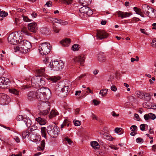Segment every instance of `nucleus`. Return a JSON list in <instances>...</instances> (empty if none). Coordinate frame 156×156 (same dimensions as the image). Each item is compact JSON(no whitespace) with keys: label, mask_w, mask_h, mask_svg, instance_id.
Wrapping results in <instances>:
<instances>
[{"label":"nucleus","mask_w":156,"mask_h":156,"mask_svg":"<svg viewBox=\"0 0 156 156\" xmlns=\"http://www.w3.org/2000/svg\"><path fill=\"white\" fill-rule=\"evenodd\" d=\"M31 45L30 43L26 40L20 41L18 46L14 47L15 52L19 51L24 54H26L28 52L31 48Z\"/></svg>","instance_id":"f257e3e1"},{"label":"nucleus","mask_w":156,"mask_h":156,"mask_svg":"<svg viewBox=\"0 0 156 156\" xmlns=\"http://www.w3.org/2000/svg\"><path fill=\"white\" fill-rule=\"evenodd\" d=\"M50 91L49 89L43 87L38 89L36 92V98L41 101V103L44 102L43 101L49 98Z\"/></svg>","instance_id":"f03ea898"},{"label":"nucleus","mask_w":156,"mask_h":156,"mask_svg":"<svg viewBox=\"0 0 156 156\" xmlns=\"http://www.w3.org/2000/svg\"><path fill=\"white\" fill-rule=\"evenodd\" d=\"M42 79L41 76H35L30 80V79H28L27 80L29 81L28 82L30 83V80L31 85L35 88H38L41 86H42L45 84V81Z\"/></svg>","instance_id":"7ed1b4c3"},{"label":"nucleus","mask_w":156,"mask_h":156,"mask_svg":"<svg viewBox=\"0 0 156 156\" xmlns=\"http://www.w3.org/2000/svg\"><path fill=\"white\" fill-rule=\"evenodd\" d=\"M142 7L143 9V11L145 12V14L150 18H154L156 17V11L153 8L146 4L143 5Z\"/></svg>","instance_id":"20e7f679"},{"label":"nucleus","mask_w":156,"mask_h":156,"mask_svg":"<svg viewBox=\"0 0 156 156\" xmlns=\"http://www.w3.org/2000/svg\"><path fill=\"white\" fill-rule=\"evenodd\" d=\"M38 49L41 54L46 55L50 52L51 50L50 44L47 42L41 43L40 44Z\"/></svg>","instance_id":"39448f33"},{"label":"nucleus","mask_w":156,"mask_h":156,"mask_svg":"<svg viewBox=\"0 0 156 156\" xmlns=\"http://www.w3.org/2000/svg\"><path fill=\"white\" fill-rule=\"evenodd\" d=\"M83 6L80 8L79 10V15L81 18L90 16L93 14L92 11L90 8L86 6L85 4L83 5Z\"/></svg>","instance_id":"423d86ee"},{"label":"nucleus","mask_w":156,"mask_h":156,"mask_svg":"<svg viewBox=\"0 0 156 156\" xmlns=\"http://www.w3.org/2000/svg\"><path fill=\"white\" fill-rule=\"evenodd\" d=\"M39 109L41 115H45L48 114L50 111V106L47 103L43 102L38 105Z\"/></svg>","instance_id":"0eeeda50"},{"label":"nucleus","mask_w":156,"mask_h":156,"mask_svg":"<svg viewBox=\"0 0 156 156\" xmlns=\"http://www.w3.org/2000/svg\"><path fill=\"white\" fill-rule=\"evenodd\" d=\"M47 131L48 133L52 137H56L59 133V127L54 125H50L48 126Z\"/></svg>","instance_id":"6e6552de"},{"label":"nucleus","mask_w":156,"mask_h":156,"mask_svg":"<svg viewBox=\"0 0 156 156\" xmlns=\"http://www.w3.org/2000/svg\"><path fill=\"white\" fill-rule=\"evenodd\" d=\"M50 66L52 69L54 71H60L64 67V64L62 62L54 61L52 63H50Z\"/></svg>","instance_id":"1a4fd4ad"},{"label":"nucleus","mask_w":156,"mask_h":156,"mask_svg":"<svg viewBox=\"0 0 156 156\" xmlns=\"http://www.w3.org/2000/svg\"><path fill=\"white\" fill-rule=\"evenodd\" d=\"M9 97L4 93L0 94V104L2 105H7L10 101Z\"/></svg>","instance_id":"9d476101"},{"label":"nucleus","mask_w":156,"mask_h":156,"mask_svg":"<svg viewBox=\"0 0 156 156\" xmlns=\"http://www.w3.org/2000/svg\"><path fill=\"white\" fill-rule=\"evenodd\" d=\"M10 83L9 79L6 77H0V88L4 89L8 87Z\"/></svg>","instance_id":"9b49d317"},{"label":"nucleus","mask_w":156,"mask_h":156,"mask_svg":"<svg viewBox=\"0 0 156 156\" xmlns=\"http://www.w3.org/2000/svg\"><path fill=\"white\" fill-rule=\"evenodd\" d=\"M108 36V33L103 30L97 31V37L98 39H103L107 38Z\"/></svg>","instance_id":"f8f14e48"},{"label":"nucleus","mask_w":156,"mask_h":156,"mask_svg":"<svg viewBox=\"0 0 156 156\" xmlns=\"http://www.w3.org/2000/svg\"><path fill=\"white\" fill-rule=\"evenodd\" d=\"M85 59V58L84 55H81L75 57L74 58L73 60L75 62H78L80 65H82L84 62Z\"/></svg>","instance_id":"ddd939ff"},{"label":"nucleus","mask_w":156,"mask_h":156,"mask_svg":"<svg viewBox=\"0 0 156 156\" xmlns=\"http://www.w3.org/2000/svg\"><path fill=\"white\" fill-rule=\"evenodd\" d=\"M28 28L31 32H35L37 30V24L35 23H30L28 25Z\"/></svg>","instance_id":"4468645a"},{"label":"nucleus","mask_w":156,"mask_h":156,"mask_svg":"<svg viewBox=\"0 0 156 156\" xmlns=\"http://www.w3.org/2000/svg\"><path fill=\"white\" fill-rule=\"evenodd\" d=\"M16 37L14 34H10L8 38V42L11 44H16L17 43V40Z\"/></svg>","instance_id":"2eb2a0df"},{"label":"nucleus","mask_w":156,"mask_h":156,"mask_svg":"<svg viewBox=\"0 0 156 156\" xmlns=\"http://www.w3.org/2000/svg\"><path fill=\"white\" fill-rule=\"evenodd\" d=\"M116 13L119 17H121L122 18L128 17L132 15V14L129 12H123L119 11L116 12Z\"/></svg>","instance_id":"dca6fc26"},{"label":"nucleus","mask_w":156,"mask_h":156,"mask_svg":"<svg viewBox=\"0 0 156 156\" xmlns=\"http://www.w3.org/2000/svg\"><path fill=\"white\" fill-rule=\"evenodd\" d=\"M98 60L100 62H104L106 60V56L104 53L101 52L98 53L97 55Z\"/></svg>","instance_id":"f3484780"},{"label":"nucleus","mask_w":156,"mask_h":156,"mask_svg":"<svg viewBox=\"0 0 156 156\" xmlns=\"http://www.w3.org/2000/svg\"><path fill=\"white\" fill-rule=\"evenodd\" d=\"M48 79L51 83H56L61 79V77L59 76H49Z\"/></svg>","instance_id":"a211bd4d"},{"label":"nucleus","mask_w":156,"mask_h":156,"mask_svg":"<svg viewBox=\"0 0 156 156\" xmlns=\"http://www.w3.org/2000/svg\"><path fill=\"white\" fill-rule=\"evenodd\" d=\"M142 10L136 7H134L133 9L136 13L143 17H144V14H145V12L143 11V9L142 8Z\"/></svg>","instance_id":"6ab92c4d"},{"label":"nucleus","mask_w":156,"mask_h":156,"mask_svg":"<svg viewBox=\"0 0 156 156\" xmlns=\"http://www.w3.org/2000/svg\"><path fill=\"white\" fill-rule=\"evenodd\" d=\"M36 92L31 91L29 92L27 94V98L30 101H33L36 98Z\"/></svg>","instance_id":"aec40b11"},{"label":"nucleus","mask_w":156,"mask_h":156,"mask_svg":"<svg viewBox=\"0 0 156 156\" xmlns=\"http://www.w3.org/2000/svg\"><path fill=\"white\" fill-rule=\"evenodd\" d=\"M156 118V115L154 114L151 113L146 114L144 116V118L146 121L150 119L154 120Z\"/></svg>","instance_id":"412c9836"},{"label":"nucleus","mask_w":156,"mask_h":156,"mask_svg":"<svg viewBox=\"0 0 156 156\" xmlns=\"http://www.w3.org/2000/svg\"><path fill=\"white\" fill-rule=\"evenodd\" d=\"M70 91V89L69 87L68 86H65L61 89V93H63V96L66 97L68 94V92Z\"/></svg>","instance_id":"4be33fe9"},{"label":"nucleus","mask_w":156,"mask_h":156,"mask_svg":"<svg viewBox=\"0 0 156 156\" xmlns=\"http://www.w3.org/2000/svg\"><path fill=\"white\" fill-rule=\"evenodd\" d=\"M71 41V39L70 38H65L62 40L60 43L63 46L68 47L70 44Z\"/></svg>","instance_id":"5701e85b"},{"label":"nucleus","mask_w":156,"mask_h":156,"mask_svg":"<svg viewBox=\"0 0 156 156\" xmlns=\"http://www.w3.org/2000/svg\"><path fill=\"white\" fill-rule=\"evenodd\" d=\"M24 117L23 121H24L27 127H30L32 123V122L30 119L27 116L25 115H24Z\"/></svg>","instance_id":"b1692460"},{"label":"nucleus","mask_w":156,"mask_h":156,"mask_svg":"<svg viewBox=\"0 0 156 156\" xmlns=\"http://www.w3.org/2000/svg\"><path fill=\"white\" fill-rule=\"evenodd\" d=\"M36 121L41 125H44L46 123V121L45 119L42 118L40 117L36 118Z\"/></svg>","instance_id":"393cba45"},{"label":"nucleus","mask_w":156,"mask_h":156,"mask_svg":"<svg viewBox=\"0 0 156 156\" xmlns=\"http://www.w3.org/2000/svg\"><path fill=\"white\" fill-rule=\"evenodd\" d=\"M92 147L94 149H98L100 148V145L98 143L95 141H92L90 143Z\"/></svg>","instance_id":"a878e982"},{"label":"nucleus","mask_w":156,"mask_h":156,"mask_svg":"<svg viewBox=\"0 0 156 156\" xmlns=\"http://www.w3.org/2000/svg\"><path fill=\"white\" fill-rule=\"evenodd\" d=\"M92 0H79V3L83 5L85 4V5H90L91 2Z\"/></svg>","instance_id":"bb28decb"},{"label":"nucleus","mask_w":156,"mask_h":156,"mask_svg":"<svg viewBox=\"0 0 156 156\" xmlns=\"http://www.w3.org/2000/svg\"><path fill=\"white\" fill-rule=\"evenodd\" d=\"M9 92L16 96H18L20 94V91L14 88H11L9 89Z\"/></svg>","instance_id":"cd10ccee"},{"label":"nucleus","mask_w":156,"mask_h":156,"mask_svg":"<svg viewBox=\"0 0 156 156\" xmlns=\"http://www.w3.org/2000/svg\"><path fill=\"white\" fill-rule=\"evenodd\" d=\"M54 22L55 23H60L62 25H66L68 24V22L66 21H65L63 20H62L59 19H55Z\"/></svg>","instance_id":"c85d7f7f"},{"label":"nucleus","mask_w":156,"mask_h":156,"mask_svg":"<svg viewBox=\"0 0 156 156\" xmlns=\"http://www.w3.org/2000/svg\"><path fill=\"white\" fill-rule=\"evenodd\" d=\"M38 74V76H44L45 74V68H41L36 70Z\"/></svg>","instance_id":"c756f323"},{"label":"nucleus","mask_w":156,"mask_h":156,"mask_svg":"<svg viewBox=\"0 0 156 156\" xmlns=\"http://www.w3.org/2000/svg\"><path fill=\"white\" fill-rule=\"evenodd\" d=\"M58 114V113L56 111L52 109L50 112V114L49 115V117L51 119L52 117L56 116Z\"/></svg>","instance_id":"7c9ffc66"},{"label":"nucleus","mask_w":156,"mask_h":156,"mask_svg":"<svg viewBox=\"0 0 156 156\" xmlns=\"http://www.w3.org/2000/svg\"><path fill=\"white\" fill-rule=\"evenodd\" d=\"M136 94L137 95L138 97L139 98L143 99L144 98V93H143L140 91H137L136 92Z\"/></svg>","instance_id":"2f4dec72"},{"label":"nucleus","mask_w":156,"mask_h":156,"mask_svg":"<svg viewBox=\"0 0 156 156\" xmlns=\"http://www.w3.org/2000/svg\"><path fill=\"white\" fill-rule=\"evenodd\" d=\"M30 134V133H29V131L27 130L23 133L22 136L23 138H25L26 137H29Z\"/></svg>","instance_id":"473e14b6"},{"label":"nucleus","mask_w":156,"mask_h":156,"mask_svg":"<svg viewBox=\"0 0 156 156\" xmlns=\"http://www.w3.org/2000/svg\"><path fill=\"white\" fill-rule=\"evenodd\" d=\"M62 3L69 5L73 2V0H59Z\"/></svg>","instance_id":"72a5a7b5"},{"label":"nucleus","mask_w":156,"mask_h":156,"mask_svg":"<svg viewBox=\"0 0 156 156\" xmlns=\"http://www.w3.org/2000/svg\"><path fill=\"white\" fill-rule=\"evenodd\" d=\"M144 98L143 100L146 101L150 100L151 98L150 94L146 93H144Z\"/></svg>","instance_id":"f704fd0d"},{"label":"nucleus","mask_w":156,"mask_h":156,"mask_svg":"<svg viewBox=\"0 0 156 156\" xmlns=\"http://www.w3.org/2000/svg\"><path fill=\"white\" fill-rule=\"evenodd\" d=\"M103 137L104 138L110 141L112 140H113L112 137L107 133H105L104 134V136H103Z\"/></svg>","instance_id":"c9c22d12"},{"label":"nucleus","mask_w":156,"mask_h":156,"mask_svg":"<svg viewBox=\"0 0 156 156\" xmlns=\"http://www.w3.org/2000/svg\"><path fill=\"white\" fill-rule=\"evenodd\" d=\"M46 128L45 127H42L41 128V132L42 135L43 137H44L45 138H46V135L45 131Z\"/></svg>","instance_id":"e433bc0d"},{"label":"nucleus","mask_w":156,"mask_h":156,"mask_svg":"<svg viewBox=\"0 0 156 156\" xmlns=\"http://www.w3.org/2000/svg\"><path fill=\"white\" fill-rule=\"evenodd\" d=\"M45 145V142L44 140L42 141L41 142V146L38 147V149L39 150H44Z\"/></svg>","instance_id":"4c0bfd02"},{"label":"nucleus","mask_w":156,"mask_h":156,"mask_svg":"<svg viewBox=\"0 0 156 156\" xmlns=\"http://www.w3.org/2000/svg\"><path fill=\"white\" fill-rule=\"evenodd\" d=\"M108 90L106 89H101L100 92L99 94H101L102 96H104L107 92Z\"/></svg>","instance_id":"58836bf2"},{"label":"nucleus","mask_w":156,"mask_h":156,"mask_svg":"<svg viewBox=\"0 0 156 156\" xmlns=\"http://www.w3.org/2000/svg\"><path fill=\"white\" fill-rule=\"evenodd\" d=\"M79 45L77 44H74L72 47V50L73 51H77L79 49Z\"/></svg>","instance_id":"ea45409f"},{"label":"nucleus","mask_w":156,"mask_h":156,"mask_svg":"<svg viewBox=\"0 0 156 156\" xmlns=\"http://www.w3.org/2000/svg\"><path fill=\"white\" fill-rule=\"evenodd\" d=\"M73 122L74 125L76 126H79L81 124V121H80L76 119L74 120Z\"/></svg>","instance_id":"a19ab883"},{"label":"nucleus","mask_w":156,"mask_h":156,"mask_svg":"<svg viewBox=\"0 0 156 156\" xmlns=\"http://www.w3.org/2000/svg\"><path fill=\"white\" fill-rule=\"evenodd\" d=\"M21 32H23L26 35H29V34L28 32L27 29L26 28H23L21 30Z\"/></svg>","instance_id":"79ce46f5"},{"label":"nucleus","mask_w":156,"mask_h":156,"mask_svg":"<svg viewBox=\"0 0 156 156\" xmlns=\"http://www.w3.org/2000/svg\"><path fill=\"white\" fill-rule=\"evenodd\" d=\"M8 13L5 11H2L0 12V16L2 17H6Z\"/></svg>","instance_id":"37998d69"},{"label":"nucleus","mask_w":156,"mask_h":156,"mask_svg":"<svg viewBox=\"0 0 156 156\" xmlns=\"http://www.w3.org/2000/svg\"><path fill=\"white\" fill-rule=\"evenodd\" d=\"M24 115H19L16 118V119L18 121H23L24 118Z\"/></svg>","instance_id":"c03bdc74"},{"label":"nucleus","mask_w":156,"mask_h":156,"mask_svg":"<svg viewBox=\"0 0 156 156\" xmlns=\"http://www.w3.org/2000/svg\"><path fill=\"white\" fill-rule=\"evenodd\" d=\"M136 141L137 143H142L144 142L143 139L140 137L137 138L136 139Z\"/></svg>","instance_id":"a18cd8bd"},{"label":"nucleus","mask_w":156,"mask_h":156,"mask_svg":"<svg viewBox=\"0 0 156 156\" xmlns=\"http://www.w3.org/2000/svg\"><path fill=\"white\" fill-rule=\"evenodd\" d=\"M130 128L133 131H135L137 129V126L134 125L131 126Z\"/></svg>","instance_id":"49530a36"},{"label":"nucleus","mask_w":156,"mask_h":156,"mask_svg":"<svg viewBox=\"0 0 156 156\" xmlns=\"http://www.w3.org/2000/svg\"><path fill=\"white\" fill-rule=\"evenodd\" d=\"M53 30L54 32L56 33H58L60 30V29L56 27H53Z\"/></svg>","instance_id":"de8ad7c7"},{"label":"nucleus","mask_w":156,"mask_h":156,"mask_svg":"<svg viewBox=\"0 0 156 156\" xmlns=\"http://www.w3.org/2000/svg\"><path fill=\"white\" fill-rule=\"evenodd\" d=\"M23 20L24 21L27 22H30L31 21V20H30L29 19L28 17L26 16H23Z\"/></svg>","instance_id":"09e8293b"},{"label":"nucleus","mask_w":156,"mask_h":156,"mask_svg":"<svg viewBox=\"0 0 156 156\" xmlns=\"http://www.w3.org/2000/svg\"><path fill=\"white\" fill-rule=\"evenodd\" d=\"M63 123L65 126H69V122L67 119H65L63 122Z\"/></svg>","instance_id":"8fccbe9b"},{"label":"nucleus","mask_w":156,"mask_h":156,"mask_svg":"<svg viewBox=\"0 0 156 156\" xmlns=\"http://www.w3.org/2000/svg\"><path fill=\"white\" fill-rule=\"evenodd\" d=\"M145 124H142L140 126V129L142 131H144L145 130Z\"/></svg>","instance_id":"3c124183"},{"label":"nucleus","mask_w":156,"mask_h":156,"mask_svg":"<svg viewBox=\"0 0 156 156\" xmlns=\"http://www.w3.org/2000/svg\"><path fill=\"white\" fill-rule=\"evenodd\" d=\"M151 44L153 47L156 48V39H154L153 40Z\"/></svg>","instance_id":"603ef678"},{"label":"nucleus","mask_w":156,"mask_h":156,"mask_svg":"<svg viewBox=\"0 0 156 156\" xmlns=\"http://www.w3.org/2000/svg\"><path fill=\"white\" fill-rule=\"evenodd\" d=\"M134 119H135V120L138 121H139L140 120V117L139 116V115L136 114H134Z\"/></svg>","instance_id":"864d4df0"},{"label":"nucleus","mask_w":156,"mask_h":156,"mask_svg":"<svg viewBox=\"0 0 156 156\" xmlns=\"http://www.w3.org/2000/svg\"><path fill=\"white\" fill-rule=\"evenodd\" d=\"M55 19H56V18H53L51 17H49L48 19V22H51L53 23H55V22H54V21Z\"/></svg>","instance_id":"5fc2aeb1"},{"label":"nucleus","mask_w":156,"mask_h":156,"mask_svg":"<svg viewBox=\"0 0 156 156\" xmlns=\"http://www.w3.org/2000/svg\"><path fill=\"white\" fill-rule=\"evenodd\" d=\"M37 127L36 126L33 125L30 128V130L31 131H33L36 130L37 129Z\"/></svg>","instance_id":"6e6d98bb"},{"label":"nucleus","mask_w":156,"mask_h":156,"mask_svg":"<svg viewBox=\"0 0 156 156\" xmlns=\"http://www.w3.org/2000/svg\"><path fill=\"white\" fill-rule=\"evenodd\" d=\"M65 140L69 144V145H71L72 143V140L69 139V138H65Z\"/></svg>","instance_id":"4d7b16f0"},{"label":"nucleus","mask_w":156,"mask_h":156,"mask_svg":"<svg viewBox=\"0 0 156 156\" xmlns=\"http://www.w3.org/2000/svg\"><path fill=\"white\" fill-rule=\"evenodd\" d=\"M13 138L16 142L18 143L20 142V139L17 136H15Z\"/></svg>","instance_id":"13d9d810"},{"label":"nucleus","mask_w":156,"mask_h":156,"mask_svg":"<svg viewBox=\"0 0 156 156\" xmlns=\"http://www.w3.org/2000/svg\"><path fill=\"white\" fill-rule=\"evenodd\" d=\"M121 130L122 129L120 128H117L115 129V133H118L121 131Z\"/></svg>","instance_id":"bf43d9fd"},{"label":"nucleus","mask_w":156,"mask_h":156,"mask_svg":"<svg viewBox=\"0 0 156 156\" xmlns=\"http://www.w3.org/2000/svg\"><path fill=\"white\" fill-rule=\"evenodd\" d=\"M4 73V69L0 66V76L3 75Z\"/></svg>","instance_id":"052dcab7"},{"label":"nucleus","mask_w":156,"mask_h":156,"mask_svg":"<svg viewBox=\"0 0 156 156\" xmlns=\"http://www.w3.org/2000/svg\"><path fill=\"white\" fill-rule=\"evenodd\" d=\"M111 90L112 91H115L117 90V88L115 86L112 85L111 87Z\"/></svg>","instance_id":"680f3d73"},{"label":"nucleus","mask_w":156,"mask_h":156,"mask_svg":"<svg viewBox=\"0 0 156 156\" xmlns=\"http://www.w3.org/2000/svg\"><path fill=\"white\" fill-rule=\"evenodd\" d=\"M52 2H47L45 4L48 7H51L52 5Z\"/></svg>","instance_id":"e2e57ef3"},{"label":"nucleus","mask_w":156,"mask_h":156,"mask_svg":"<svg viewBox=\"0 0 156 156\" xmlns=\"http://www.w3.org/2000/svg\"><path fill=\"white\" fill-rule=\"evenodd\" d=\"M17 11L19 12H22L23 13L25 12H26V10L25 9H18Z\"/></svg>","instance_id":"0e129e2a"},{"label":"nucleus","mask_w":156,"mask_h":156,"mask_svg":"<svg viewBox=\"0 0 156 156\" xmlns=\"http://www.w3.org/2000/svg\"><path fill=\"white\" fill-rule=\"evenodd\" d=\"M93 102L95 105H97L99 104L100 102L99 101H98L96 100H93Z\"/></svg>","instance_id":"69168bd1"},{"label":"nucleus","mask_w":156,"mask_h":156,"mask_svg":"<svg viewBox=\"0 0 156 156\" xmlns=\"http://www.w3.org/2000/svg\"><path fill=\"white\" fill-rule=\"evenodd\" d=\"M111 149H113L115 150H117L118 149V148L117 147L114 146V145H111L109 147Z\"/></svg>","instance_id":"338daca9"},{"label":"nucleus","mask_w":156,"mask_h":156,"mask_svg":"<svg viewBox=\"0 0 156 156\" xmlns=\"http://www.w3.org/2000/svg\"><path fill=\"white\" fill-rule=\"evenodd\" d=\"M99 72L98 69H95L93 71V73L94 75H96Z\"/></svg>","instance_id":"774afa93"}]
</instances>
